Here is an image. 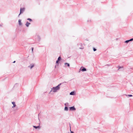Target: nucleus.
I'll use <instances>...</instances> for the list:
<instances>
[{
	"instance_id": "nucleus-8",
	"label": "nucleus",
	"mask_w": 133,
	"mask_h": 133,
	"mask_svg": "<svg viewBox=\"0 0 133 133\" xmlns=\"http://www.w3.org/2000/svg\"><path fill=\"white\" fill-rule=\"evenodd\" d=\"M30 24V23L28 22V21H27L26 22V23L25 24V25L27 27H28L29 26V25Z\"/></svg>"
},
{
	"instance_id": "nucleus-25",
	"label": "nucleus",
	"mask_w": 133,
	"mask_h": 133,
	"mask_svg": "<svg viewBox=\"0 0 133 133\" xmlns=\"http://www.w3.org/2000/svg\"><path fill=\"white\" fill-rule=\"evenodd\" d=\"M57 64H56V65H55V68H56V67H57Z\"/></svg>"
},
{
	"instance_id": "nucleus-26",
	"label": "nucleus",
	"mask_w": 133,
	"mask_h": 133,
	"mask_svg": "<svg viewBox=\"0 0 133 133\" xmlns=\"http://www.w3.org/2000/svg\"><path fill=\"white\" fill-rule=\"evenodd\" d=\"M91 21L90 20H88V22H91Z\"/></svg>"
},
{
	"instance_id": "nucleus-15",
	"label": "nucleus",
	"mask_w": 133,
	"mask_h": 133,
	"mask_svg": "<svg viewBox=\"0 0 133 133\" xmlns=\"http://www.w3.org/2000/svg\"><path fill=\"white\" fill-rule=\"evenodd\" d=\"M59 63V61H58L57 60L56 61V64L57 65V66H58Z\"/></svg>"
},
{
	"instance_id": "nucleus-18",
	"label": "nucleus",
	"mask_w": 133,
	"mask_h": 133,
	"mask_svg": "<svg viewBox=\"0 0 133 133\" xmlns=\"http://www.w3.org/2000/svg\"><path fill=\"white\" fill-rule=\"evenodd\" d=\"M27 20H29L30 22H31L32 21V20L30 18H28L27 19Z\"/></svg>"
},
{
	"instance_id": "nucleus-31",
	"label": "nucleus",
	"mask_w": 133,
	"mask_h": 133,
	"mask_svg": "<svg viewBox=\"0 0 133 133\" xmlns=\"http://www.w3.org/2000/svg\"><path fill=\"white\" fill-rule=\"evenodd\" d=\"M17 84V83H16V84H15V85L14 87L15 86V85H16V84Z\"/></svg>"
},
{
	"instance_id": "nucleus-19",
	"label": "nucleus",
	"mask_w": 133,
	"mask_h": 133,
	"mask_svg": "<svg viewBox=\"0 0 133 133\" xmlns=\"http://www.w3.org/2000/svg\"><path fill=\"white\" fill-rule=\"evenodd\" d=\"M129 42H130V41H129V40H126V41H125L124 42H125V43H128Z\"/></svg>"
},
{
	"instance_id": "nucleus-17",
	"label": "nucleus",
	"mask_w": 133,
	"mask_h": 133,
	"mask_svg": "<svg viewBox=\"0 0 133 133\" xmlns=\"http://www.w3.org/2000/svg\"><path fill=\"white\" fill-rule=\"evenodd\" d=\"M69 104L68 103H66L64 104V105L65 106H68V107L69 106Z\"/></svg>"
},
{
	"instance_id": "nucleus-4",
	"label": "nucleus",
	"mask_w": 133,
	"mask_h": 133,
	"mask_svg": "<svg viewBox=\"0 0 133 133\" xmlns=\"http://www.w3.org/2000/svg\"><path fill=\"white\" fill-rule=\"evenodd\" d=\"M25 9V8L24 7L23 8H21L20 9V14L23 13V12L24 11Z\"/></svg>"
},
{
	"instance_id": "nucleus-28",
	"label": "nucleus",
	"mask_w": 133,
	"mask_h": 133,
	"mask_svg": "<svg viewBox=\"0 0 133 133\" xmlns=\"http://www.w3.org/2000/svg\"><path fill=\"white\" fill-rule=\"evenodd\" d=\"M2 25L0 24V27H2Z\"/></svg>"
},
{
	"instance_id": "nucleus-33",
	"label": "nucleus",
	"mask_w": 133,
	"mask_h": 133,
	"mask_svg": "<svg viewBox=\"0 0 133 133\" xmlns=\"http://www.w3.org/2000/svg\"><path fill=\"white\" fill-rule=\"evenodd\" d=\"M16 108H17V109H18V108H17V107Z\"/></svg>"
},
{
	"instance_id": "nucleus-1",
	"label": "nucleus",
	"mask_w": 133,
	"mask_h": 133,
	"mask_svg": "<svg viewBox=\"0 0 133 133\" xmlns=\"http://www.w3.org/2000/svg\"><path fill=\"white\" fill-rule=\"evenodd\" d=\"M64 83H66V82H63L61 83H60L58 85L56 86L55 87H53L51 89V90L50 92L49 93H51L53 90V92H57V90H59L60 89V85Z\"/></svg>"
},
{
	"instance_id": "nucleus-2",
	"label": "nucleus",
	"mask_w": 133,
	"mask_h": 133,
	"mask_svg": "<svg viewBox=\"0 0 133 133\" xmlns=\"http://www.w3.org/2000/svg\"><path fill=\"white\" fill-rule=\"evenodd\" d=\"M79 70L83 72L85 71H87V69L84 67L82 66L79 69Z\"/></svg>"
},
{
	"instance_id": "nucleus-30",
	"label": "nucleus",
	"mask_w": 133,
	"mask_h": 133,
	"mask_svg": "<svg viewBox=\"0 0 133 133\" xmlns=\"http://www.w3.org/2000/svg\"><path fill=\"white\" fill-rule=\"evenodd\" d=\"M20 14H19V15H18V17H19V16L20 15Z\"/></svg>"
},
{
	"instance_id": "nucleus-12",
	"label": "nucleus",
	"mask_w": 133,
	"mask_h": 133,
	"mask_svg": "<svg viewBox=\"0 0 133 133\" xmlns=\"http://www.w3.org/2000/svg\"><path fill=\"white\" fill-rule=\"evenodd\" d=\"M21 19H19L18 20V23H19V24L20 25H21L22 24L21 22Z\"/></svg>"
},
{
	"instance_id": "nucleus-9",
	"label": "nucleus",
	"mask_w": 133,
	"mask_h": 133,
	"mask_svg": "<svg viewBox=\"0 0 133 133\" xmlns=\"http://www.w3.org/2000/svg\"><path fill=\"white\" fill-rule=\"evenodd\" d=\"M34 66V64H33L32 65H30L28 67L30 68V69H32Z\"/></svg>"
},
{
	"instance_id": "nucleus-27",
	"label": "nucleus",
	"mask_w": 133,
	"mask_h": 133,
	"mask_svg": "<svg viewBox=\"0 0 133 133\" xmlns=\"http://www.w3.org/2000/svg\"><path fill=\"white\" fill-rule=\"evenodd\" d=\"M15 62H16V61H14L13 62V63H15Z\"/></svg>"
},
{
	"instance_id": "nucleus-10",
	"label": "nucleus",
	"mask_w": 133,
	"mask_h": 133,
	"mask_svg": "<svg viewBox=\"0 0 133 133\" xmlns=\"http://www.w3.org/2000/svg\"><path fill=\"white\" fill-rule=\"evenodd\" d=\"M64 65H67L68 67H69L70 66V64L67 63H64ZM65 67H66V66H64Z\"/></svg>"
},
{
	"instance_id": "nucleus-13",
	"label": "nucleus",
	"mask_w": 133,
	"mask_h": 133,
	"mask_svg": "<svg viewBox=\"0 0 133 133\" xmlns=\"http://www.w3.org/2000/svg\"><path fill=\"white\" fill-rule=\"evenodd\" d=\"M126 96L128 97L129 98V97H132L133 96L132 95H125Z\"/></svg>"
},
{
	"instance_id": "nucleus-22",
	"label": "nucleus",
	"mask_w": 133,
	"mask_h": 133,
	"mask_svg": "<svg viewBox=\"0 0 133 133\" xmlns=\"http://www.w3.org/2000/svg\"><path fill=\"white\" fill-rule=\"evenodd\" d=\"M70 132L71 133H74V132L73 131H71V127L70 126Z\"/></svg>"
},
{
	"instance_id": "nucleus-20",
	"label": "nucleus",
	"mask_w": 133,
	"mask_h": 133,
	"mask_svg": "<svg viewBox=\"0 0 133 133\" xmlns=\"http://www.w3.org/2000/svg\"><path fill=\"white\" fill-rule=\"evenodd\" d=\"M93 50L94 51H96L97 50V49L93 47Z\"/></svg>"
},
{
	"instance_id": "nucleus-6",
	"label": "nucleus",
	"mask_w": 133,
	"mask_h": 133,
	"mask_svg": "<svg viewBox=\"0 0 133 133\" xmlns=\"http://www.w3.org/2000/svg\"><path fill=\"white\" fill-rule=\"evenodd\" d=\"M33 127L34 128H35V129H39L40 128V125H38V126H33Z\"/></svg>"
},
{
	"instance_id": "nucleus-14",
	"label": "nucleus",
	"mask_w": 133,
	"mask_h": 133,
	"mask_svg": "<svg viewBox=\"0 0 133 133\" xmlns=\"http://www.w3.org/2000/svg\"><path fill=\"white\" fill-rule=\"evenodd\" d=\"M61 59H61V56H59L58 57V58L57 59V60L59 62H60V61L61 60Z\"/></svg>"
},
{
	"instance_id": "nucleus-24",
	"label": "nucleus",
	"mask_w": 133,
	"mask_h": 133,
	"mask_svg": "<svg viewBox=\"0 0 133 133\" xmlns=\"http://www.w3.org/2000/svg\"><path fill=\"white\" fill-rule=\"evenodd\" d=\"M38 38L39 39V41L40 40V38L39 36H38Z\"/></svg>"
},
{
	"instance_id": "nucleus-23",
	"label": "nucleus",
	"mask_w": 133,
	"mask_h": 133,
	"mask_svg": "<svg viewBox=\"0 0 133 133\" xmlns=\"http://www.w3.org/2000/svg\"><path fill=\"white\" fill-rule=\"evenodd\" d=\"M34 48L32 47L31 48V50L32 52H33Z\"/></svg>"
},
{
	"instance_id": "nucleus-3",
	"label": "nucleus",
	"mask_w": 133,
	"mask_h": 133,
	"mask_svg": "<svg viewBox=\"0 0 133 133\" xmlns=\"http://www.w3.org/2000/svg\"><path fill=\"white\" fill-rule=\"evenodd\" d=\"M69 110L70 111H74L76 110V109L75 108L74 106L71 107H69Z\"/></svg>"
},
{
	"instance_id": "nucleus-21",
	"label": "nucleus",
	"mask_w": 133,
	"mask_h": 133,
	"mask_svg": "<svg viewBox=\"0 0 133 133\" xmlns=\"http://www.w3.org/2000/svg\"><path fill=\"white\" fill-rule=\"evenodd\" d=\"M129 41H133V38H131L129 40Z\"/></svg>"
},
{
	"instance_id": "nucleus-11",
	"label": "nucleus",
	"mask_w": 133,
	"mask_h": 133,
	"mask_svg": "<svg viewBox=\"0 0 133 133\" xmlns=\"http://www.w3.org/2000/svg\"><path fill=\"white\" fill-rule=\"evenodd\" d=\"M68 106H65L64 108V110L65 111H68Z\"/></svg>"
},
{
	"instance_id": "nucleus-32",
	"label": "nucleus",
	"mask_w": 133,
	"mask_h": 133,
	"mask_svg": "<svg viewBox=\"0 0 133 133\" xmlns=\"http://www.w3.org/2000/svg\"><path fill=\"white\" fill-rule=\"evenodd\" d=\"M131 69L133 70V68H131Z\"/></svg>"
},
{
	"instance_id": "nucleus-7",
	"label": "nucleus",
	"mask_w": 133,
	"mask_h": 133,
	"mask_svg": "<svg viewBox=\"0 0 133 133\" xmlns=\"http://www.w3.org/2000/svg\"><path fill=\"white\" fill-rule=\"evenodd\" d=\"M12 103L13 104V106L12 107V108L15 107L16 106V105L15 104V102H12Z\"/></svg>"
},
{
	"instance_id": "nucleus-5",
	"label": "nucleus",
	"mask_w": 133,
	"mask_h": 133,
	"mask_svg": "<svg viewBox=\"0 0 133 133\" xmlns=\"http://www.w3.org/2000/svg\"><path fill=\"white\" fill-rule=\"evenodd\" d=\"M70 95H76V92L75 91H71L70 93Z\"/></svg>"
},
{
	"instance_id": "nucleus-16",
	"label": "nucleus",
	"mask_w": 133,
	"mask_h": 133,
	"mask_svg": "<svg viewBox=\"0 0 133 133\" xmlns=\"http://www.w3.org/2000/svg\"><path fill=\"white\" fill-rule=\"evenodd\" d=\"M117 68H118V70L121 68H123V66H117Z\"/></svg>"
},
{
	"instance_id": "nucleus-29",
	"label": "nucleus",
	"mask_w": 133,
	"mask_h": 133,
	"mask_svg": "<svg viewBox=\"0 0 133 133\" xmlns=\"http://www.w3.org/2000/svg\"><path fill=\"white\" fill-rule=\"evenodd\" d=\"M80 48V49H83V48Z\"/></svg>"
}]
</instances>
